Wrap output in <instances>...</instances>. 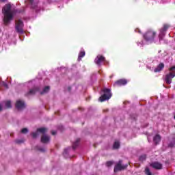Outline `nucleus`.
Instances as JSON below:
<instances>
[{
    "mask_svg": "<svg viewBox=\"0 0 175 175\" xmlns=\"http://www.w3.org/2000/svg\"><path fill=\"white\" fill-rule=\"evenodd\" d=\"M72 90V88L68 87V91H70Z\"/></svg>",
    "mask_w": 175,
    "mask_h": 175,
    "instance_id": "obj_33",
    "label": "nucleus"
},
{
    "mask_svg": "<svg viewBox=\"0 0 175 175\" xmlns=\"http://www.w3.org/2000/svg\"><path fill=\"white\" fill-rule=\"evenodd\" d=\"M38 150H39V151H41V152H44V151H46V149H44L43 148H39Z\"/></svg>",
    "mask_w": 175,
    "mask_h": 175,
    "instance_id": "obj_28",
    "label": "nucleus"
},
{
    "mask_svg": "<svg viewBox=\"0 0 175 175\" xmlns=\"http://www.w3.org/2000/svg\"><path fill=\"white\" fill-rule=\"evenodd\" d=\"M31 136L33 139H36V137H38V133H32Z\"/></svg>",
    "mask_w": 175,
    "mask_h": 175,
    "instance_id": "obj_26",
    "label": "nucleus"
},
{
    "mask_svg": "<svg viewBox=\"0 0 175 175\" xmlns=\"http://www.w3.org/2000/svg\"><path fill=\"white\" fill-rule=\"evenodd\" d=\"M103 94L99 98L100 102H105V100H109L111 98V90L109 88H104L102 90Z\"/></svg>",
    "mask_w": 175,
    "mask_h": 175,
    "instance_id": "obj_2",
    "label": "nucleus"
},
{
    "mask_svg": "<svg viewBox=\"0 0 175 175\" xmlns=\"http://www.w3.org/2000/svg\"><path fill=\"white\" fill-rule=\"evenodd\" d=\"M155 36H157V32L152 30H148L143 35V38L146 42H154Z\"/></svg>",
    "mask_w": 175,
    "mask_h": 175,
    "instance_id": "obj_3",
    "label": "nucleus"
},
{
    "mask_svg": "<svg viewBox=\"0 0 175 175\" xmlns=\"http://www.w3.org/2000/svg\"><path fill=\"white\" fill-rule=\"evenodd\" d=\"M126 167H128V164L122 165V160H119L114 167L113 172L114 173H117L118 172L125 170Z\"/></svg>",
    "mask_w": 175,
    "mask_h": 175,
    "instance_id": "obj_5",
    "label": "nucleus"
},
{
    "mask_svg": "<svg viewBox=\"0 0 175 175\" xmlns=\"http://www.w3.org/2000/svg\"><path fill=\"white\" fill-rule=\"evenodd\" d=\"M163 68H165V64L163 63H160L157 67L154 69V72L158 73L161 72L163 70Z\"/></svg>",
    "mask_w": 175,
    "mask_h": 175,
    "instance_id": "obj_11",
    "label": "nucleus"
},
{
    "mask_svg": "<svg viewBox=\"0 0 175 175\" xmlns=\"http://www.w3.org/2000/svg\"><path fill=\"white\" fill-rule=\"evenodd\" d=\"M51 135H57V132L56 131H51Z\"/></svg>",
    "mask_w": 175,
    "mask_h": 175,
    "instance_id": "obj_31",
    "label": "nucleus"
},
{
    "mask_svg": "<svg viewBox=\"0 0 175 175\" xmlns=\"http://www.w3.org/2000/svg\"><path fill=\"white\" fill-rule=\"evenodd\" d=\"M85 56V51H81L79 54L78 61H81V58Z\"/></svg>",
    "mask_w": 175,
    "mask_h": 175,
    "instance_id": "obj_19",
    "label": "nucleus"
},
{
    "mask_svg": "<svg viewBox=\"0 0 175 175\" xmlns=\"http://www.w3.org/2000/svg\"><path fill=\"white\" fill-rule=\"evenodd\" d=\"M23 27L24 22L21 20H18L15 26L16 32H18V33H23L24 32V30L23 29Z\"/></svg>",
    "mask_w": 175,
    "mask_h": 175,
    "instance_id": "obj_7",
    "label": "nucleus"
},
{
    "mask_svg": "<svg viewBox=\"0 0 175 175\" xmlns=\"http://www.w3.org/2000/svg\"><path fill=\"white\" fill-rule=\"evenodd\" d=\"M37 132L44 135L45 132H47V129L46 127L38 128L37 129Z\"/></svg>",
    "mask_w": 175,
    "mask_h": 175,
    "instance_id": "obj_17",
    "label": "nucleus"
},
{
    "mask_svg": "<svg viewBox=\"0 0 175 175\" xmlns=\"http://www.w3.org/2000/svg\"><path fill=\"white\" fill-rule=\"evenodd\" d=\"M174 144H173V143L171 142L170 144H169L168 147H171V148L174 147Z\"/></svg>",
    "mask_w": 175,
    "mask_h": 175,
    "instance_id": "obj_29",
    "label": "nucleus"
},
{
    "mask_svg": "<svg viewBox=\"0 0 175 175\" xmlns=\"http://www.w3.org/2000/svg\"><path fill=\"white\" fill-rule=\"evenodd\" d=\"M2 1V2H5V1H6L7 0H1Z\"/></svg>",
    "mask_w": 175,
    "mask_h": 175,
    "instance_id": "obj_34",
    "label": "nucleus"
},
{
    "mask_svg": "<svg viewBox=\"0 0 175 175\" xmlns=\"http://www.w3.org/2000/svg\"><path fill=\"white\" fill-rule=\"evenodd\" d=\"M79 143H80V138L77 139L76 142L72 144V148L74 150H76V148H77V147L79 146Z\"/></svg>",
    "mask_w": 175,
    "mask_h": 175,
    "instance_id": "obj_18",
    "label": "nucleus"
},
{
    "mask_svg": "<svg viewBox=\"0 0 175 175\" xmlns=\"http://www.w3.org/2000/svg\"><path fill=\"white\" fill-rule=\"evenodd\" d=\"M145 174L146 175H152V173H151V171H150V168L146 167L145 169Z\"/></svg>",
    "mask_w": 175,
    "mask_h": 175,
    "instance_id": "obj_23",
    "label": "nucleus"
},
{
    "mask_svg": "<svg viewBox=\"0 0 175 175\" xmlns=\"http://www.w3.org/2000/svg\"><path fill=\"white\" fill-rule=\"evenodd\" d=\"M16 143L17 144H21V143H24V141H23V140H16Z\"/></svg>",
    "mask_w": 175,
    "mask_h": 175,
    "instance_id": "obj_27",
    "label": "nucleus"
},
{
    "mask_svg": "<svg viewBox=\"0 0 175 175\" xmlns=\"http://www.w3.org/2000/svg\"><path fill=\"white\" fill-rule=\"evenodd\" d=\"M21 133H24V134L28 133V129H27V128L23 129L21 130Z\"/></svg>",
    "mask_w": 175,
    "mask_h": 175,
    "instance_id": "obj_25",
    "label": "nucleus"
},
{
    "mask_svg": "<svg viewBox=\"0 0 175 175\" xmlns=\"http://www.w3.org/2000/svg\"><path fill=\"white\" fill-rule=\"evenodd\" d=\"M153 142L154 144H159V142H161V135L159 134L156 135L153 138Z\"/></svg>",
    "mask_w": 175,
    "mask_h": 175,
    "instance_id": "obj_15",
    "label": "nucleus"
},
{
    "mask_svg": "<svg viewBox=\"0 0 175 175\" xmlns=\"http://www.w3.org/2000/svg\"><path fill=\"white\" fill-rule=\"evenodd\" d=\"M139 33H140V31H139Z\"/></svg>",
    "mask_w": 175,
    "mask_h": 175,
    "instance_id": "obj_35",
    "label": "nucleus"
},
{
    "mask_svg": "<svg viewBox=\"0 0 175 175\" xmlns=\"http://www.w3.org/2000/svg\"><path fill=\"white\" fill-rule=\"evenodd\" d=\"M50 142V137L46 135H43L41 137V143H49Z\"/></svg>",
    "mask_w": 175,
    "mask_h": 175,
    "instance_id": "obj_14",
    "label": "nucleus"
},
{
    "mask_svg": "<svg viewBox=\"0 0 175 175\" xmlns=\"http://www.w3.org/2000/svg\"><path fill=\"white\" fill-rule=\"evenodd\" d=\"M104 61H105V57L102 55H98L95 59V62L96 65H100V64H102V62H103Z\"/></svg>",
    "mask_w": 175,
    "mask_h": 175,
    "instance_id": "obj_13",
    "label": "nucleus"
},
{
    "mask_svg": "<svg viewBox=\"0 0 175 175\" xmlns=\"http://www.w3.org/2000/svg\"><path fill=\"white\" fill-rule=\"evenodd\" d=\"M3 87H5V88H9V86L7 85L6 83H3Z\"/></svg>",
    "mask_w": 175,
    "mask_h": 175,
    "instance_id": "obj_30",
    "label": "nucleus"
},
{
    "mask_svg": "<svg viewBox=\"0 0 175 175\" xmlns=\"http://www.w3.org/2000/svg\"><path fill=\"white\" fill-rule=\"evenodd\" d=\"M40 91L39 87H35L33 89H31L27 93L25 94V96H29V95H35L36 92Z\"/></svg>",
    "mask_w": 175,
    "mask_h": 175,
    "instance_id": "obj_9",
    "label": "nucleus"
},
{
    "mask_svg": "<svg viewBox=\"0 0 175 175\" xmlns=\"http://www.w3.org/2000/svg\"><path fill=\"white\" fill-rule=\"evenodd\" d=\"M12 10V5L10 4H5L2 9V13L4 15L5 24H9L11 20H13V14L10 12Z\"/></svg>",
    "mask_w": 175,
    "mask_h": 175,
    "instance_id": "obj_1",
    "label": "nucleus"
},
{
    "mask_svg": "<svg viewBox=\"0 0 175 175\" xmlns=\"http://www.w3.org/2000/svg\"><path fill=\"white\" fill-rule=\"evenodd\" d=\"M50 91V86H46L44 88L42 92H40V95H44V94H47Z\"/></svg>",
    "mask_w": 175,
    "mask_h": 175,
    "instance_id": "obj_16",
    "label": "nucleus"
},
{
    "mask_svg": "<svg viewBox=\"0 0 175 175\" xmlns=\"http://www.w3.org/2000/svg\"><path fill=\"white\" fill-rule=\"evenodd\" d=\"M15 106H16V109H25V103H24L23 100H18L16 101Z\"/></svg>",
    "mask_w": 175,
    "mask_h": 175,
    "instance_id": "obj_10",
    "label": "nucleus"
},
{
    "mask_svg": "<svg viewBox=\"0 0 175 175\" xmlns=\"http://www.w3.org/2000/svg\"><path fill=\"white\" fill-rule=\"evenodd\" d=\"M170 28V25L167 24H164L162 29H160V33L159 34V40H162L163 39V36L166 35V31Z\"/></svg>",
    "mask_w": 175,
    "mask_h": 175,
    "instance_id": "obj_6",
    "label": "nucleus"
},
{
    "mask_svg": "<svg viewBox=\"0 0 175 175\" xmlns=\"http://www.w3.org/2000/svg\"><path fill=\"white\" fill-rule=\"evenodd\" d=\"M151 167L153 169H155L156 170H162L163 165L162 163L158 162V161H154L152 163H150Z\"/></svg>",
    "mask_w": 175,
    "mask_h": 175,
    "instance_id": "obj_8",
    "label": "nucleus"
},
{
    "mask_svg": "<svg viewBox=\"0 0 175 175\" xmlns=\"http://www.w3.org/2000/svg\"><path fill=\"white\" fill-rule=\"evenodd\" d=\"M113 148H115L116 150L120 148V142H114Z\"/></svg>",
    "mask_w": 175,
    "mask_h": 175,
    "instance_id": "obj_22",
    "label": "nucleus"
},
{
    "mask_svg": "<svg viewBox=\"0 0 175 175\" xmlns=\"http://www.w3.org/2000/svg\"><path fill=\"white\" fill-rule=\"evenodd\" d=\"M31 3L33 2V0H29Z\"/></svg>",
    "mask_w": 175,
    "mask_h": 175,
    "instance_id": "obj_32",
    "label": "nucleus"
},
{
    "mask_svg": "<svg viewBox=\"0 0 175 175\" xmlns=\"http://www.w3.org/2000/svg\"><path fill=\"white\" fill-rule=\"evenodd\" d=\"M128 81L126 79H120L115 82L114 85H117L118 87H121V85H125Z\"/></svg>",
    "mask_w": 175,
    "mask_h": 175,
    "instance_id": "obj_12",
    "label": "nucleus"
},
{
    "mask_svg": "<svg viewBox=\"0 0 175 175\" xmlns=\"http://www.w3.org/2000/svg\"><path fill=\"white\" fill-rule=\"evenodd\" d=\"M114 164V161H107L105 165L107 167H110V166L113 165Z\"/></svg>",
    "mask_w": 175,
    "mask_h": 175,
    "instance_id": "obj_20",
    "label": "nucleus"
},
{
    "mask_svg": "<svg viewBox=\"0 0 175 175\" xmlns=\"http://www.w3.org/2000/svg\"><path fill=\"white\" fill-rule=\"evenodd\" d=\"M5 107H7V109H10L12 108V103L10 101H6L5 102Z\"/></svg>",
    "mask_w": 175,
    "mask_h": 175,
    "instance_id": "obj_21",
    "label": "nucleus"
},
{
    "mask_svg": "<svg viewBox=\"0 0 175 175\" xmlns=\"http://www.w3.org/2000/svg\"><path fill=\"white\" fill-rule=\"evenodd\" d=\"M170 72L165 75V81L166 84H172V79L175 77V66L169 68Z\"/></svg>",
    "mask_w": 175,
    "mask_h": 175,
    "instance_id": "obj_4",
    "label": "nucleus"
},
{
    "mask_svg": "<svg viewBox=\"0 0 175 175\" xmlns=\"http://www.w3.org/2000/svg\"><path fill=\"white\" fill-rule=\"evenodd\" d=\"M146 158L147 156H146V154H143L139 157V161H141V162H143L144 161H146Z\"/></svg>",
    "mask_w": 175,
    "mask_h": 175,
    "instance_id": "obj_24",
    "label": "nucleus"
}]
</instances>
